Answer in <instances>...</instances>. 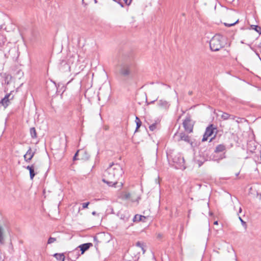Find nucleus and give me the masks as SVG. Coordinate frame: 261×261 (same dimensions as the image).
I'll list each match as a JSON object with an SVG mask.
<instances>
[{
	"mask_svg": "<svg viewBox=\"0 0 261 261\" xmlns=\"http://www.w3.org/2000/svg\"><path fill=\"white\" fill-rule=\"evenodd\" d=\"M117 215L124 222L127 221L130 217L129 212L127 211H120L118 213Z\"/></svg>",
	"mask_w": 261,
	"mask_h": 261,
	"instance_id": "9b49d317",
	"label": "nucleus"
},
{
	"mask_svg": "<svg viewBox=\"0 0 261 261\" xmlns=\"http://www.w3.org/2000/svg\"><path fill=\"white\" fill-rule=\"evenodd\" d=\"M65 65L68 67V68L69 69L70 67L69 66V65L68 64H65Z\"/></svg>",
	"mask_w": 261,
	"mask_h": 261,
	"instance_id": "c03bdc74",
	"label": "nucleus"
},
{
	"mask_svg": "<svg viewBox=\"0 0 261 261\" xmlns=\"http://www.w3.org/2000/svg\"><path fill=\"white\" fill-rule=\"evenodd\" d=\"M213 139H214V138H211V139H210V142H211Z\"/></svg>",
	"mask_w": 261,
	"mask_h": 261,
	"instance_id": "49530a36",
	"label": "nucleus"
},
{
	"mask_svg": "<svg viewBox=\"0 0 261 261\" xmlns=\"http://www.w3.org/2000/svg\"><path fill=\"white\" fill-rule=\"evenodd\" d=\"M34 154L35 152L32 151L31 147H29L26 153L23 156L24 161L29 163L33 158Z\"/></svg>",
	"mask_w": 261,
	"mask_h": 261,
	"instance_id": "f8f14e48",
	"label": "nucleus"
},
{
	"mask_svg": "<svg viewBox=\"0 0 261 261\" xmlns=\"http://www.w3.org/2000/svg\"><path fill=\"white\" fill-rule=\"evenodd\" d=\"M54 256L59 261H64L65 256L63 253H55L54 254Z\"/></svg>",
	"mask_w": 261,
	"mask_h": 261,
	"instance_id": "aec40b11",
	"label": "nucleus"
},
{
	"mask_svg": "<svg viewBox=\"0 0 261 261\" xmlns=\"http://www.w3.org/2000/svg\"><path fill=\"white\" fill-rule=\"evenodd\" d=\"M174 139L176 142L184 141L188 143H190L191 144L192 143L190 137L184 132L180 133H176L174 135Z\"/></svg>",
	"mask_w": 261,
	"mask_h": 261,
	"instance_id": "423d86ee",
	"label": "nucleus"
},
{
	"mask_svg": "<svg viewBox=\"0 0 261 261\" xmlns=\"http://www.w3.org/2000/svg\"><path fill=\"white\" fill-rule=\"evenodd\" d=\"M114 1L118 3L122 7H124V4L128 6L129 5L132 0H113Z\"/></svg>",
	"mask_w": 261,
	"mask_h": 261,
	"instance_id": "f3484780",
	"label": "nucleus"
},
{
	"mask_svg": "<svg viewBox=\"0 0 261 261\" xmlns=\"http://www.w3.org/2000/svg\"><path fill=\"white\" fill-rule=\"evenodd\" d=\"M226 43L225 38L220 34L215 35L210 41V47L211 50L217 51L225 47Z\"/></svg>",
	"mask_w": 261,
	"mask_h": 261,
	"instance_id": "f257e3e1",
	"label": "nucleus"
},
{
	"mask_svg": "<svg viewBox=\"0 0 261 261\" xmlns=\"http://www.w3.org/2000/svg\"><path fill=\"white\" fill-rule=\"evenodd\" d=\"M173 161L174 163H176L178 165L179 168L183 167L184 169L185 167L184 166L185 164V160L184 157H182L181 155L178 154L175 156L174 158H173Z\"/></svg>",
	"mask_w": 261,
	"mask_h": 261,
	"instance_id": "9d476101",
	"label": "nucleus"
},
{
	"mask_svg": "<svg viewBox=\"0 0 261 261\" xmlns=\"http://www.w3.org/2000/svg\"><path fill=\"white\" fill-rule=\"evenodd\" d=\"M235 118H236V116H234L233 115H231V117H230V118H229V119L234 120Z\"/></svg>",
	"mask_w": 261,
	"mask_h": 261,
	"instance_id": "c9c22d12",
	"label": "nucleus"
},
{
	"mask_svg": "<svg viewBox=\"0 0 261 261\" xmlns=\"http://www.w3.org/2000/svg\"><path fill=\"white\" fill-rule=\"evenodd\" d=\"M135 121L136 122V125L138 126V128H140L142 124L141 121L138 117H136Z\"/></svg>",
	"mask_w": 261,
	"mask_h": 261,
	"instance_id": "bb28decb",
	"label": "nucleus"
},
{
	"mask_svg": "<svg viewBox=\"0 0 261 261\" xmlns=\"http://www.w3.org/2000/svg\"><path fill=\"white\" fill-rule=\"evenodd\" d=\"M111 165H113L112 169H114V175L116 178V180H118L120 179V177H122L124 173L122 168L120 165L118 164H114L112 163Z\"/></svg>",
	"mask_w": 261,
	"mask_h": 261,
	"instance_id": "6e6552de",
	"label": "nucleus"
},
{
	"mask_svg": "<svg viewBox=\"0 0 261 261\" xmlns=\"http://www.w3.org/2000/svg\"><path fill=\"white\" fill-rule=\"evenodd\" d=\"M77 110L79 111H81V106H79V108H77Z\"/></svg>",
	"mask_w": 261,
	"mask_h": 261,
	"instance_id": "ea45409f",
	"label": "nucleus"
},
{
	"mask_svg": "<svg viewBox=\"0 0 261 261\" xmlns=\"http://www.w3.org/2000/svg\"><path fill=\"white\" fill-rule=\"evenodd\" d=\"M146 219V217L142 215H139L138 214H137L135 215V216L133 218V222H145Z\"/></svg>",
	"mask_w": 261,
	"mask_h": 261,
	"instance_id": "2eb2a0df",
	"label": "nucleus"
},
{
	"mask_svg": "<svg viewBox=\"0 0 261 261\" xmlns=\"http://www.w3.org/2000/svg\"><path fill=\"white\" fill-rule=\"evenodd\" d=\"M112 166L113 165L111 164L104 172L103 175V177L102 181L110 187H116V185L117 184L118 182L114 175V169H112Z\"/></svg>",
	"mask_w": 261,
	"mask_h": 261,
	"instance_id": "f03ea898",
	"label": "nucleus"
},
{
	"mask_svg": "<svg viewBox=\"0 0 261 261\" xmlns=\"http://www.w3.org/2000/svg\"><path fill=\"white\" fill-rule=\"evenodd\" d=\"M183 127L185 132L188 133L193 132L194 123L191 119L190 116H187L182 122Z\"/></svg>",
	"mask_w": 261,
	"mask_h": 261,
	"instance_id": "39448f33",
	"label": "nucleus"
},
{
	"mask_svg": "<svg viewBox=\"0 0 261 261\" xmlns=\"http://www.w3.org/2000/svg\"><path fill=\"white\" fill-rule=\"evenodd\" d=\"M163 84V85H164V86H166L168 88H169V89H170V88H171L170 86V85H169L164 84Z\"/></svg>",
	"mask_w": 261,
	"mask_h": 261,
	"instance_id": "f704fd0d",
	"label": "nucleus"
},
{
	"mask_svg": "<svg viewBox=\"0 0 261 261\" xmlns=\"http://www.w3.org/2000/svg\"><path fill=\"white\" fill-rule=\"evenodd\" d=\"M94 2L96 3L97 2V0H94Z\"/></svg>",
	"mask_w": 261,
	"mask_h": 261,
	"instance_id": "de8ad7c7",
	"label": "nucleus"
},
{
	"mask_svg": "<svg viewBox=\"0 0 261 261\" xmlns=\"http://www.w3.org/2000/svg\"><path fill=\"white\" fill-rule=\"evenodd\" d=\"M226 149V147L223 144H219L217 145L215 149V152L216 153L222 152Z\"/></svg>",
	"mask_w": 261,
	"mask_h": 261,
	"instance_id": "a211bd4d",
	"label": "nucleus"
},
{
	"mask_svg": "<svg viewBox=\"0 0 261 261\" xmlns=\"http://www.w3.org/2000/svg\"><path fill=\"white\" fill-rule=\"evenodd\" d=\"M92 215L95 216V215H97V213H96V212L95 211H93V212L92 213Z\"/></svg>",
	"mask_w": 261,
	"mask_h": 261,
	"instance_id": "4c0bfd02",
	"label": "nucleus"
},
{
	"mask_svg": "<svg viewBox=\"0 0 261 261\" xmlns=\"http://www.w3.org/2000/svg\"><path fill=\"white\" fill-rule=\"evenodd\" d=\"M13 96H11V93L7 94L0 101V104L6 108L10 104V100L13 99Z\"/></svg>",
	"mask_w": 261,
	"mask_h": 261,
	"instance_id": "1a4fd4ad",
	"label": "nucleus"
},
{
	"mask_svg": "<svg viewBox=\"0 0 261 261\" xmlns=\"http://www.w3.org/2000/svg\"><path fill=\"white\" fill-rule=\"evenodd\" d=\"M34 170H35V166L32 168L30 169V170H29L30 176V178L31 179H33L36 175V173L35 172Z\"/></svg>",
	"mask_w": 261,
	"mask_h": 261,
	"instance_id": "393cba45",
	"label": "nucleus"
},
{
	"mask_svg": "<svg viewBox=\"0 0 261 261\" xmlns=\"http://www.w3.org/2000/svg\"><path fill=\"white\" fill-rule=\"evenodd\" d=\"M159 120L157 119L154 121V122H152V123L150 124L149 126V128L150 130L153 131L156 128V125L158 123H159Z\"/></svg>",
	"mask_w": 261,
	"mask_h": 261,
	"instance_id": "412c9836",
	"label": "nucleus"
},
{
	"mask_svg": "<svg viewBox=\"0 0 261 261\" xmlns=\"http://www.w3.org/2000/svg\"><path fill=\"white\" fill-rule=\"evenodd\" d=\"M221 119L223 120H226L229 119L231 117V115L225 113V112H222V114L220 116Z\"/></svg>",
	"mask_w": 261,
	"mask_h": 261,
	"instance_id": "4be33fe9",
	"label": "nucleus"
},
{
	"mask_svg": "<svg viewBox=\"0 0 261 261\" xmlns=\"http://www.w3.org/2000/svg\"><path fill=\"white\" fill-rule=\"evenodd\" d=\"M158 105L161 108H164V109H167L168 108L170 105L169 104V102L163 99H161L158 101Z\"/></svg>",
	"mask_w": 261,
	"mask_h": 261,
	"instance_id": "dca6fc26",
	"label": "nucleus"
},
{
	"mask_svg": "<svg viewBox=\"0 0 261 261\" xmlns=\"http://www.w3.org/2000/svg\"><path fill=\"white\" fill-rule=\"evenodd\" d=\"M192 93H193L192 91H189V94L191 95L192 94Z\"/></svg>",
	"mask_w": 261,
	"mask_h": 261,
	"instance_id": "a19ab883",
	"label": "nucleus"
},
{
	"mask_svg": "<svg viewBox=\"0 0 261 261\" xmlns=\"http://www.w3.org/2000/svg\"><path fill=\"white\" fill-rule=\"evenodd\" d=\"M252 29L261 35V27L257 25H252L251 26Z\"/></svg>",
	"mask_w": 261,
	"mask_h": 261,
	"instance_id": "b1692460",
	"label": "nucleus"
},
{
	"mask_svg": "<svg viewBox=\"0 0 261 261\" xmlns=\"http://www.w3.org/2000/svg\"><path fill=\"white\" fill-rule=\"evenodd\" d=\"M35 166V164H32L31 165H29L26 167V169L30 170V169L32 168Z\"/></svg>",
	"mask_w": 261,
	"mask_h": 261,
	"instance_id": "2f4dec72",
	"label": "nucleus"
},
{
	"mask_svg": "<svg viewBox=\"0 0 261 261\" xmlns=\"http://www.w3.org/2000/svg\"><path fill=\"white\" fill-rule=\"evenodd\" d=\"M135 67V64L133 61H129L127 63L121 65L120 73L123 76H128L132 73Z\"/></svg>",
	"mask_w": 261,
	"mask_h": 261,
	"instance_id": "7ed1b4c3",
	"label": "nucleus"
},
{
	"mask_svg": "<svg viewBox=\"0 0 261 261\" xmlns=\"http://www.w3.org/2000/svg\"><path fill=\"white\" fill-rule=\"evenodd\" d=\"M214 224H218V221H215L214 222Z\"/></svg>",
	"mask_w": 261,
	"mask_h": 261,
	"instance_id": "a18cd8bd",
	"label": "nucleus"
},
{
	"mask_svg": "<svg viewBox=\"0 0 261 261\" xmlns=\"http://www.w3.org/2000/svg\"><path fill=\"white\" fill-rule=\"evenodd\" d=\"M123 200H129L132 202L135 201V199L133 197L132 194L128 192H123L120 196Z\"/></svg>",
	"mask_w": 261,
	"mask_h": 261,
	"instance_id": "ddd939ff",
	"label": "nucleus"
},
{
	"mask_svg": "<svg viewBox=\"0 0 261 261\" xmlns=\"http://www.w3.org/2000/svg\"><path fill=\"white\" fill-rule=\"evenodd\" d=\"M90 202H85V203H82V206H83V208H87L88 207V206L89 205Z\"/></svg>",
	"mask_w": 261,
	"mask_h": 261,
	"instance_id": "c756f323",
	"label": "nucleus"
},
{
	"mask_svg": "<svg viewBox=\"0 0 261 261\" xmlns=\"http://www.w3.org/2000/svg\"><path fill=\"white\" fill-rule=\"evenodd\" d=\"M80 157L82 160L87 161L90 159V155L85 150H80Z\"/></svg>",
	"mask_w": 261,
	"mask_h": 261,
	"instance_id": "4468645a",
	"label": "nucleus"
},
{
	"mask_svg": "<svg viewBox=\"0 0 261 261\" xmlns=\"http://www.w3.org/2000/svg\"><path fill=\"white\" fill-rule=\"evenodd\" d=\"M93 246L91 243H84L79 246L77 248L70 252L71 256H74L75 258H78L79 257L84 254L87 250H88L90 247Z\"/></svg>",
	"mask_w": 261,
	"mask_h": 261,
	"instance_id": "20e7f679",
	"label": "nucleus"
},
{
	"mask_svg": "<svg viewBox=\"0 0 261 261\" xmlns=\"http://www.w3.org/2000/svg\"><path fill=\"white\" fill-rule=\"evenodd\" d=\"M141 248L142 250L143 251V253L144 254L145 252V251H146L145 249L144 248V246H142V247H141Z\"/></svg>",
	"mask_w": 261,
	"mask_h": 261,
	"instance_id": "72a5a7b5",
	"label": "nucleus"
},
{
	"mask_svg": "<svg viewBox=\"0 0 261 261\" xmlns=\"http://www.w3.org/2000/svg\"><path fill=\"white\" fill-rule=\"evenodd\" d=\"M242 212V208L241 207H240L239 208V213H241Z\"/></svg>",
	"mask_w": 261,
	"mask_h": 261,
	"instance_id": "79ce46f5",
	"label": "nucleus"
},
{
	"mask_svg": "<svg viewBox=\"0 0 261 261\" xmlns=\"http://www.w3.org/2000/svg\"><path fill=\"white\" fill-rule=\"evenodd\" d=\"M147 122L148 124H150V123H151L152 122V121L150 119L148 120V121Z\"/></svg>",
	"mask_w": 261,
	"mask_h": 261,
	"instance_id": "e433bc0d",
	"label": "nucleus"
},
{
	"mask_svg": "<svg viewBox=\"0 0 261 261\" xmlns=\"http://www.w3.org/2000/svg\"><path fill=\"white\" fill-rule=\"evenodd\" d=\"M56 241V238L50 237V238H49V239L48 240L47 244H52V243H54Z\"/></svg>",
	"mask_w": 261,
	"mask_h": 261,
	"instance_id": "cd10ccee",
	"label": "nucleus"
},
{
	"mask_svg": "<svg viewBox=\"0 0 261 261\" xmlns=\"http://www.w3.org/2000/svg\"><path fill=\"white\" fill-rule=\"evenodd\" d=\"M238 22H239V19H238L236 21H235L233 23H224V25L226 27H230L234 25V24L237 23Z\"/></svg>",
	"mask_w": 261,
	"mask_h": 261,
	"instance_id": "c85d7f7f",
	"label": "nucleus"
},
{
	"mask_svg": "<svg viewBox=\"0 0 261 261\" xmlns=\"http://www.w3.org/2000/svg\"><path fill=\"white\" fill-rule=\"evenodd\" d=\"M30 133L32 138H37V132L35 127H31L30 130Z\"/></svg>",
	"mask_w": 261,
	"mask_h": 261,
	"instance_id": "5701e85b",
	"label": "nucleus"
},
{
	"mask_svg": "<svg viewBox=\"0 0 261 261\" xmlns=\"http://www.w3.org/2000/svg\"><path fill=\"white\" fill-rule=\"evenodd\" d=\"M136 246L141 248L142 246H144V244L141 242L138 241L136 243Z\"/></svg>",
	"mask_w": 261,
	"mask_h": 261,
	"instance_id": "7c9ffc66",
	"label": "nucleus"
},
{
	"mask_svg": "<svg viewBox=\"0 0 261 261\" xmlns=\"http://www.w3.org/2000/svg\"><path fill=\"white\" fill-rule=\"evenodd\" d=\"M79 156H80V150H77V152L74 154V156L73 158V161H75V160H81V157L80 158H77Z\"/></svg>",
	"mask_w": 261,
	"mask_h": 261,
	"instance_id": "a878e982",
	"label": "nucleus"
},
{
	"mask_svg": "<svg viewBox=\"0 0 261 261\" xmlns=\"http://www.w3.org/2000/svg\"><path fill=\"white\" fill-rule=\"evenodd\" d=\"M217 130V127L214 124L209 125L205 129V133L203 135L202 142L206 141L208 138L211 136L214 133L215 130Z\"/></svg>",
	"mask_w": 261,
	"mask_h": 261,
	"instance_id": "0eeeda50",
	"label": "nucleus"
},
{
	"mask_svg": "<svg viewBox=\"0 0 261 261\" xmlns=\"http://www.w3.org/2000/svg\"><path fill=\"white\" fill-rule=\"evenodd\" d=\"M5 242L4 229L0 225V244H3Z\"/></svg>",
	"mask_w": 261,
	"mask_h": 261,
	"instance_id": "6ab92c4d",
	"label": "nucleus"
},
{
	"mask_svg": "<svg viewBox=\"0 0 261 261\" xmlns=\"http://www.w3.org/2000/svg\"><path fill=\"white\" fill-rule=\"evenodd\" d=\"M139 128H138V126H136V130H135V132H136L138 129Z\"/></svg>",
	"mask_w": 261,
	"mask_h": 261,
	"instance_id": "37998d69",
	"label": "nucleus"
},
{
	"mask_svg": "<svg viewBox=\"0 0 261 261\" xmlns=\"http://www.w3.org/2000/svg\"><path fill=\"white\" fill-rule=\"evenodd\" d=\"M1 37H2L1 36H0V38ZM4 42L3 41L2 42H0V46H1L3 44H4Z\"/></svg>",
	"mask_w": 261,
	"mask_h": 261,
	"instance_id": "58836bf2",
	"label": "nucleus"
},
{
	"mask_svg": "<svg viewBox=\"0 0 261 261\" xmlns=\"http://www.w3.org/2000/svg\"><path fill=\"white\" fill-rule=\"evenodd\" d=\"M239 219H240V220L241 221V223H242V224L243 225H244V224H246L245 222H244V221L243 220V219L241 218V217H239Z\"/></svg>",
	"mask_w": 261,
	"mask_h": 261,
	"instance_id": "473e14b6",
	"label": "nucleus"
}]
</instances>
